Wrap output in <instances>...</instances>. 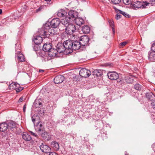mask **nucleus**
<instances>
[{
  "label": "nucleus",
  "instance_id": "nucleus-6",
  "mask_svg": "<svg viewBox=\"0 0 155 155\" xmlns=\"http://www.w3.org/2000/svg\"><path fill=\"white\" fill-rule=\"evenodd\" d=\"M89 38L87 35L82 36L81 37L79 42L82 47L83 48L84 46L89 45Z\"/></svg>",
  "mask_w": 155,
  "mask_h": 155
},
{
  "label": "nucleus",
  "instance_id": "nucleus-1",
  "mask_svg": "<svg viewBox=\"0 0 155 155\" xmlns=\"http://www.w3.org/2000/svg\"><path fill=\"white\" fill-rule=\"evenodd\" d=\"M17 124L14 122L10 121L8 123V131L7 134L10 137H12L15 133L17 129Z\"/></svg>",
  "mask_w": 155,
  "mask_h": 155
},
{
  "label": "nucleus",
  "instance_id": "nucleus-56",
  "mask_svg": "<svg viewBox=\"0 0 155 155\" xmlns=\"http://www.w3.org/2000/svg\"><path fill=\"white\" fill-rule=\"evenodd\" d=\"M32 135H34L36 137L37 136V135L35 134L34 133H32Z\"/></svg>",
  "mask_w": 155,
  "mask_h": 155
},
{
  "label": "nucleus",
  "instance_id": "nucleus-57",
  "mask_svg": "<svg viewBox=\"0 0 155 155\" xmlns=\"http://www.w3.org/2000/svg\"><path fill=\"white\" fill-rule=\"evenodd\" d=\"M36 45V47H35V49H37V47H40L39 46V45Z\"/></svg>",
  "mask_w": 155,
  "mask_h": 155
},
{
  "label": "nucleus",
  "instance_id": "nucleus-2",
  "mask_svg": "<svg viewBox=\"0 0 155 155\" xmlns=\"http://www.w3.org/2000/svg\"><path fill=\"white\" fill-rule=\"evenodd\" d=\"M58 34V31L57 30V29L55 28H53L50 29L47 31L43 30L41 31L40 33V35L42 36H43V38H45L48 37L49 36L54 35Z\"/></svg>",
  "mask_w": 155,
  "mask_h": 155
},
{
  "label": "nucleus",
  "instance_id": "nucleus-34",
  "mask_svg": "<svg viewBox=\"0 0 155 155\" xmlns=\"http://www.w3.org/2000/svg\"><path fill=\"white\" fill-rule=\"evenodd\" d=\"M50 36V38L53 40V41H56L58 39L59 36L58 34L54 35H52L49 36Z\"/></svg>",
  "mask_w": 155,
  "mask_h": 155
},
{
  "label": "nucleus",
  "instance_id": "nucleus-61",
  "mask_svg": "<svg viewBox=\"0 0 155 155\" xmlns=\"http://www.w3.org/2000/svg\"><path fill=\"white\" fill-rule=\"evenodd\" d=\"M154 90L155 91V89H154Z\"/></svg>",
  "mask_w": 155,
  "mask_h": 155
},
{
  "label": "nucleus",
  "instance_id": "nucleus-12",
  "mask_svg": "<svg viewBox=\"0 0 155 155\" xmlns=\"http://www.w3.org/2000/svg\"><path fill=\"white\" fill-rule=\"evenodd\" d=\"M56 47V49L58 52L61 53L65 51L66 53V50L63 43H58Z\"/></svg>",
  "mask_w": 155,
  "mask_h": 155
},
{
  "label": "nucleus",
  "instance_id": "nucleus-4",
  "mask_svg": "<svg viewBox=\"0 0 155 155\" xmlns=\"http://www.w3.org/2000/svg\"><path fill=\"white\" fill-rule=\"evenodd\" d=\"M64 28L63 29L61 28V29L62 30H64L65 33L68 35L72 34L76 30L75 25L72 23Z\"/></svg>",
  "mask_w": 155,
  "mask_h": 155
},
{
  "label": "nucleus",
  "instance_id": "nucleus-48",
  "mask_svg": "<svg viewBox=\"0 0 155 155\" xmlns=\"http://www.w3.org/2000/svg\"><path fill=\"white\" fill-rule=\"evenodd\" d=\"M127 44V42L126 41L123 42H121L120 43V45L122 46H124L125 45H126Z\"/></svg>",
  "mask_w": 155,
  "mask_h": 155
},
{
  "label": "nucleus",
  "instance_id": "nucleus-30",
  "mask_svg": "<svg viewBox=\"0 0 155 155\" xmlns=\"http://www.w3.org/2000/svg\"><path fill=\"white\" fill-rule=\"evenodd\" d=\"M18 60L20 61H25V60L24 55L20 52H18L17 54Z\"/></svg>",
  "mask_w": 155,
  "mask_h": 155
},
{
  "label": "nucleus",
  "instance_id": "nucleus-40",
  "mask_svg": "<svg viewBox=\"0 0 155 155\" xmlns=\"http://www.w3.org/2000/svg\"><path fill=\"white\" fill-rule=\"evenodd\" d=\"M121 0H111V2L114 4H119L121 2Z\"/></svg>",
  "mask_w": 155,
  "mask_h": 155
},
{
  "label": "nucleus",
  "instance_id": "nucleus-29",
  "mask_svg": "<svg viewBox=\"0 0 155 155\" xmlns=\"http://www.w3.org/2000/svg\"><path fill=\"white\" fill-rule=\"evenodd\" d=\"M36 47V45H34L33 48L34 50L35 51L36 54H37L38 56H42V54H41V51L40 49V47H37V49H35V47Z\"/></svg>",
  "mask_w": 155,
  "mask_h": 155
},
{
  "label": "nucleus",
  "instance_id": "nucleus-13",
  "mask_svg": "<svg viewBox=\"0 0 155 155\" xmlns=\"http://www.w3.org/2000/svg\"><path fill=\"white\" fill-rule=\"evenodd\" d=\"M39 147L41 150L45 153H49L51 150L50 147L44 144L43 143H42L41 145Z\"/></svg>",
  "mask_w": 155,
  "mask_h": 155
},
{
  "label": "nucleus",
  "instance_id": "nucleus-39",
  "mask_svg": "<svg viewBox=\"0 0 155 155\" xmlns=\"http://www.w3.org/2000/svg\"><path fill=\"white\" fill-rule=\"evenodd\" d=\"M36 106L37 107H41L42 104L41 102L38 101H35Z\"/></svg>",
  "mask_w": 155,
  "mask_h": 155
},
{
  "label": "nucleus",
  "instance_id": "nucleus-41",
  "mask_svg": "<svg viewBox=\"0 0 155 155\" xmlns=\"http://www.w3.org/2000/svg\"><path fill=\"white\" fill-rule=\"evenodd\" d=\"M123 1L126 5H129L131 2L130 0H123Z\"/></svg>",
  "mask_w": 155,
  "mask_h": 155
},
{
  "label": "nucleus",
  "instance_id": "nucleus-51",
  "mask_svg": "<svg viewBox=\"0 0 155 155\" xmlns=\"http://www.w3.org/2000/svg\"><path fill=\"white\" fill-rule=\"evenodd\" d=\"M32 121L33 122V123L34 124L35 122V119L34 118V117H32Z\"/></svg>",
  "mask_w": 155,
  "mask_h": 155
},
{
  "label": "nucleus",
  "instance_id": "nucleus-59",
  "mask_svg": "<svg viewBox=\"0 0 155 155\" xmlns=\"http://www.w3.org/2000/svg\"><path fill=\"white\" fill-rule=\"evenodd\" d=\"M152 1L153 2H154V4H155V0H152Z\"/></svg>",
  "mask_w": 155,
  "mask_h": 155
},
{
  "label": "nucleus",
  "instance_id": "nucleus-35",
  "mask_svg": "<svg viewBox=\"0 0 155 155\" xmlns=\"http://www.w3.org/2000/svg\"><path fill=\"white\" fill-rule=\"evenodd\" d=\"M51 58L52 57L48 54V55L44 56L42 60L43 61H46L50 60Z\"/></svg>",
  "mask_w": 155,
  "mask_h": 155
},
{
  "label": "nucleus",
  "instance_id": "nucleus-43",
  "mask_svg": "<svg viewBox=\"0 0 155 155\" xmlns=\"http://www.w3.org/2000/svg\"><path fill=\"white\" fill-rule=\"evenodd\" d=\"M51 0H44V1L45 2H44L45 3V6H48V5H49V2L51 1Z\"/></svg>",
  "mask_w": 155,
  "mask_h": 155
},
{
  "label": "nucleus",
  "instance_id": "nucleus-32",
  "mask_svg": "<svg viewBox=\"0 0 155 155\" xmlns=\"http://www.w3.org/2000/svg\"><path fill=\"white\" fill-rule=\"evenodd\" d=\"M90 29L89 27L87 25L84 26L82 28L83 33L84 34H87L89 33Z\"/></svg>",
  "mask_w": 155,
  "mask_h": 155
},
{
  "label": "nucleus",
  "instance_id": "nucleus-3",
  "mask_svg": "<svg viewBox=\"0 0 155 155\" xmlns=\"http://www.w3.org/2000/svg\"><path fill=\"white\" fill-rule=\"evenodd\" d=\"M149 3L146 2H141L137 1L131 3V5L133 8L136 9L142 8H145L146 6H148Z\"/></svg>",
  "mask_w": 155,
  "mask_h": 155
},
{
  "label": "nucleus",
  "instance_id": "nucleus-25",
  "mask_svg": "<svg viewBox=\"0 0 155 155\" xmlns=\"http://www.w3.org/2000/svg\"><path fill=\"white\" fill-rule=\"evenodd\" d=\"M51 145L52 147L55 150H58L59 148V146L58 143L56 141H52L51 143Z\"/></svg>",
  "mask_w": 155,
  "mask_h": 155
},
{
  "label": "nucleus",
  "instance_id": "nucleus-36",
  "mask_svg": "<svg viewBox=\"0 0 155 155\" xmlns=\"http://www.w3.org/2000/svg\"><path fill=\"white\" fill-rule=\"evenodd\" d=\"M134 87L136 90L140 91L141 89L142 86L140 84H137L134 85Z\"/></svg>",
  "mask_w": 155,
  "mask_h": 155
},
{
  "label": "nucleus",
  "instance_id": "nucleus-54",
  "mask_svg": "<svg viewBox=\"0 0 155 155\" xmlns=\"http://www.w3.org/2000/svg\"><path fill=\"white\" fill-rule=\"evenodd\" d=\"M112 30H113V33H114V32H115V30H114V27H112Z\"/></svg>",
  "mask_w": 155,
  "mask_h": 155
},
{
  "label": "nucleus",
  "instance_id": "nucleus-24",
  "mask_svg": "<svg viewBox=\"0 0 155 155\" xmlns=\"http://www.w3.org/2000/svg\"><path fill=\"white\" fill-rule=\"evenodd\" d=\"M22 136V138L26 141H29L31 139L30 135L26 132L23 133Z\"/></svg>",
  "mask_w": 155,
  "mask_h": 155
},
{
  "label": "nucleus",
  "instance_id": "nucleus-18",
  "mask_svg": "<svg viewBox=\"0 0 155 155\" xmlns=\"http://www.w3.org/2000/svg\"><path fill=\"white\" fill-rule=\"evenodd\" d=\"M80 48H83L79 41H75L73 42L72 50H76L79 49Z\"/></svg>",
  "mask_w": 155,
  "mask_h": 155
},
{
  "label": "nucleus",
  "instance_id": "nucleus-10",
  "mask_svg": "<svg viewBox=\"0 0 155 155\" xmlns=\"http://www.w3.org/2000/svg\"><path fill=\"white\" fill-rule=\"evenodd\" d=\"M107 75L109 78L112 80H117L119 77L118 74L114 71L109 72Z\"/></svg>",
  "mask_w": 155,
  "mask_h": 155
},
{
  "label": "nucleus",
  "instance_id": "nucleus-37",
  "mask_svg": "<svg viewBox=\"0 0 155 155\" xmlns=\"http://www.w3.org/2000/svg\"><path fill=\"white\" fill-rule=\"evenodd\" d=\"M118 12L121 14L123 15L126 18H129L130 16L125 12H123L120 10H119Z\"/></svg>",
  "mask_w": 155,
  "mask_h": 155
},
{
  "label": "nucleus",
  "instance_id": "nucleus-9",
  "mask_svg": "<svg viewBox=\"0 0 155 155\" xmlns=\"http://www.w3.org/2000/svg\"><path fill=\"white\" fill-rule=\"evenodd\" d=\"M78 15V13L75 11H70L67 17L72 21H73Z\"/></svg>",
  "mask_w": 155,
  "mask_h": 155
},
{
  "label": "nucleus",
  "instance_id": "nucleus-44",
  "mask_svg": "<svg viewBox=\"0 0 155 155\" xmlns=\"http://www.w3.org/2000/svg\"><path fill=\"white\" fill-rule=\"evenodd\" d=\"M151 48L152 51H155V42L152 44Z\"/></svg>",
  "mask_w": 155,
  "mask_h": 155
},
{
  "label": "nucleus",
  "instance_id": "nucleus-33",
  "mask_svg": "<svg viewBox=\"0 0 155 155\" xmlns=\"http://www.w3.org/2000/svg\"><path fill=\"white\" fill-rule=\"evenodd\" d=\"M54 51L51 50L48 53V55L51 56L52 58L56 56L58 52L57 49H54Z\"/></svg>",
  "mask_w": 155,
  "mask_h": 155
},
{
  "label": "nucleus",
  "instance_id": "nucleus-21",
  "mask_svg": "<svg viewBox=\"0 0 155 155\" xmlns=\"http://www.w3.org/2000/svg\"><path fill=\"white\" fill-rule=\"evenodd\" d=\"M51 23L50 22H47L45 24L43 25V28L42 29H40L39 30V32L40 35V33H41V31H42L43 30H45L48 31V30L50 29L51 27Z\"/></svg>",
  "mask_w": 155,
  "mask_h": 155
},
{
  "label": "nucleus",
  "instance_id": "nucleus-52",
  "mask_svg": "<svg viewBox=\"0 0 155 155\" xmlns=\"http://www.w3.org/2000/svg\"><path fill=\"white\" fill-rule=\"evenodd\" d=\"M26 6H25V7H24L22 8V10L24 12H25V11L26 10Z\"/></svg>",
  "mask_w": 155,
  "mask_h": 155
},
{
  "label": "nucleus",
  "instance_id": "nucleus-46",
  "mask_svg": "<svg viewBox=\"0 0 155 155\" xmlns=\"http://www.w3.org/2000/svg\"><path fill=\"white\" fill-rule=\"evenodd\" d=\"M151 104L153 108L155 110V101H153Z\"/></svg>",
  "mask_w": 155,
  "mask_h": 155
},
{
  "label": "nucleus",
  "instance_id": "nucleus-14",
  "mask_svg": "<svg viewBox=\"0 0 155 155\" xmlns=\"http://www.w3.org/2000/svg\"><path fill=\"white\" fill-rule=\"evenodd\" d=\"M61 22L60 20L58 18L53 19L50 23L51 26L53 28H57L58 27Z\"/></svg>",
  "mask_w": 155,
  "mask_h": 155
},
{
  "label": "nucleus",
  "instance_id": "nucleus-16",
  "mask_svg": "<svg viewBox=\"0 0 155 155\" xmlns=\"http://www.w3.org/2000/svg\"><path fill=\"white\" fill-rule=\"evenodd\" d=\"M64 79V77L62 75H58L56 76L54 79L55 84H58L62 83Z\"/></svg>",
  "mask_w": 155,
  "mask_h": 155
},
{
  "label": "nucleus",
  "instance_id": "nucleus-11",
  "mask_svg": "<svg viewBox=\"0 0 155 155\" xmlns=\"http://www.w3.org/2000/svg\"><path fill=\"white\" fill-rule=\"evenodd\" d=\"M35 127L36 130L39 133L44 131V128L42 124L41 123L38 122L36 124H35Z\"/></svg>",
  "mask_w": 155,
  "mask_h": 155
},
{
  "label": "nucleus",
  "instance_id": "nucleus-7",
  "mask_svg": "<svg viewBox=\"0 0 155 155\" xmlns=\"http://www.w3.org/2000/svg\"><path fill=\"white\" fill-rule=\"evenodd\" d=\"M9 88L11 90L15 89L17 92H19L23 89V87H20L19 84L14 82H12L10 84Z\"/></svg>",
  "mask_w": 155,
  "mask_h": 155
},
{
  "label": "nucleus",
  "instance_id": "nucleus-53",
  "mask_svg": "<svg viewBox=\"0 0 155 155\" xmlns=\"http://www.w3.org/2000/svg\"><path fill=\"white\" fill-rule=\"evenodd\" d=\"M22 101H23V97H21L19 98L18 101L19 102H21Z\"/></svg>",
  "mask_w": 155,
  "mask_h": 155
},
{
  "label": "nucleus",
  "instance_id": "nucleus-17",
  "mask_svg": "<svg viewBox=\"0 0 155 155\" xmlns=\"http://www.w3.org/2000/svg\"><path fill=\"white\" fill-rule=\"evenodd\" d=\"M72 21L67 16H66L64 19H63L61 21V24L64 26L65 28L66 26L71 24V22Z\"/></svg>",
  "mask_w": 155,
  "mask_h": 155
},
{
  "label": "nucleus",
  "instance_id": "nucleus-8",
  "mask_svg": "<svg viewBox=\"0 0 155 155\" xmlns=\"http://www.w3.org/2000/svg\"><path fill=\"white\" fill-rule=\"evenodd\" d=\"M90 71L86 68H82L79 72V74L82 77L87 78L91 75Z\"/></svg>",
  "mask_w": 155,
  "mask_h": 155
},
{
  "label": "nucleus",
  "instance_id": "nucleus-15",
  "mask_svg": "<svg viewBox=\"0 0 155 155\" xmlns=\"http://www.w3.org/2000/svg\"><path fill=\"white\" fill-rule=\"evenodd\" d=\"M54 50V48H52L51 44L50 43L45 44L43 46V50L44 51L49 52L51 50Z\"/></svg>",
  "mask_w": 155,
  "mask_h": 155
},
{
  "label": "nucleus",
  "instance_id": "nucleus-58",
  "mask_svg": "<svg viewBox=\"0 0 155 155\" xmlns=\"http://www.w3.org/2000/svg\"><path fill=\"white\" fill-rule=\"evenodd\" d=\"M2 13V10L1 9H0V14H1Z\"/></svg>",
  "mask_w": 155,
  "mask_h": 155
},
{
  "label": "nucleus",
  "instance_id": "nucleus-28",
  "mask_svg": "<svg viewBox=\"0 0 155 155\" xmlns=\"http://www.w3.org/2000/svg\"><path fill=\"white\" fill-rule=\"evenodd\" d=\"M148 58L151 61L155 60V51H152L148 53Z\"/></svg>",
  "mask_w": 155,
  "mask_h": 155
},
{
  "label": "nucleus",
  "instance_id": "nucleus-26",
  "mask_svg": "<svg viewBox=\"0 0 155 155\" xmlns=\"http://www.w3.org/2000/svg\"><path fill=\"white\" fill-rule=\"evenodd\" d=\"M135 78L132 76H128L125 77V81L127 83L130 84L133 82Z\"/></svg>",
  "mask_w": 155,
  "mask_h": 155
},
{
  "label": "nucleus",
  "instance_id": "nucleus-55",
  "mask_svg": "<svg viewBox=\"0 0 155 155\" xmlns=\"http://www.w3.org/2000/svg\"><path fill=\"white\" fill-rule=\"evenodd\" d=\"M39 71L40 72H43L44 71V70H43L40 69V70H39Z\"/></svg>",
  "mask_w": 155,
  "mask_h": 155
},
{
  "label": "nucleus",
  "instance_id": "nucleus-31",
  "mask_svg": "<svg viewBox=\"0 0 155 155\" xmlns=\"http://www.w3.org/2000/svg\"><path fill=\"white\" fill-rule=\"evenodd\" d=\"M66 12L64 10L61 9L57 12V15L59 17H62L66 15Z\"/></svg>",
  "mask_w": 155,
  "mask_h": 155
},
{
  "label": "nucleus",
  "instance_id": "nucleus-19",
  "mask_svg": "<svg viewBox=\"0 0 155 155\" xmlns=\"http://www.w3.org/2000/svg\"><path fill=\"white\" fill-rule=\"evenodd\" d=\"M43 36L42 37L39 36H36L34 37V41L35 44V45H39L42 41V38Z\"/></svg>",
  "mask_w": 155,
  "mask_h": 155
},
{
  "label": "nucleus",
  "instance_id": "nucleus-60",
  "mask_svg": "<svg viewBox=\"0 0 155 155\" xmlns=\"http://www.w3.org/2000/svg\"><path fill=\"white\" fill-rule=\"evenodd\" d=\"M127 153V152H125V155H127L128 154Z\"/></svg>",
  "mask_w": 155,
  "mask_h": 155
},
{
  "label": "nucleus",
  "instance_id": "nucleus-47",
  "mask_svg": "<svg viewBox=\"0 0 155 155\" xmlns=\"http://www.w3.org/2000/svg\"><path fill=\"white\" fill-rule=\"evenodd\" d=\"M121 17V15H120L117 14L115 15V18L116 19L118 20Z\"/></svg>",
  "mask_w": 155,
  "mask_h": 155
},
{
  "label": "nucleus",
  "instance_id": "nucleus-5",
  "mask_svg": "<svg viewBox=\"0 0 155 155\" xmlns=\"http://www.w3.org/2000/svg\"><path fill=\"white\" fill-rule=\"evenodd\" d=\"M63 44L66 50V54L71 53L72 52L73 41L70 40H68L64 41Z\"/></svg>",
  "mask_w": 155,
  "mask_h": 155
},
{
  "label": "nucleus",
  "instance_id": "nucleus-27",
  "mask_svg": "<svg viewBox=\"0 0 155 155\" xmlns=\"http://www.w3.org/2000/svg\"><path fill=\"white\" fill-rule=\"evenodd\" d=\"M102 72L101 70L96 69L92 72V74L94 76H96L97 77L101 76L102 74Z\"/></svg>",
  "mask_w": 155,
  "mask_h": 155
},
{
  "label": "nucleus",
  "instance_id": "nucleus-49",
  "mask_svg": "<svg viewBox=\"0 0 155 155\" xmlns=\"http://www.w3.org/2000/svg\"><path fill=\"white\" fill-rule=\"evenodd\" d=\"M49 153V155H58V154L53 152H50Z\"/></svg>",
  "mask_w": 155,
  "mask_h": 155
},
{
  "label": "nucleus",
  "instance_id": "nucleus-45",
  "mask_svg": "<svg viewBox=\"0 0 155 155\" xmlns=\"http://www.w3.org/2000/svg\"><path fill=\"white\" fill-rule=\"evenodd\" d=\"M146 96L148 99H150L151 97V94L147 93L146 94Z\"/></svg>",
  "mask_w": 155,
  "mask_h": 155
},
{
  "label": "nucleus",
  "instance_id": "nucleus-38",
  "mask_svg": "<svg viewBox=\"0 0 155 155\" xmlns=\"http://www.w3.org/2000/svg\"><path fill=\"white\" fill-rule=\"evenodd\" d=\"M46 6H45V5H43L40 6L36 10V12H38L41 11L43 9L46 7Z\"/></svg>",
  "mask_w": 155,
  "mask_h": 155
},
{
  "label": "nucleus",
  "instance_id": "nucleus-20",
  "mask_svg": "<svg viewBox=\"0 0 155 155\" xmlns=\"http://www.w3.org/2000/svg\"><path fill=\"white\" fill-rule=\"evenodd\" d=\"M41 136L43 139L45 141L49 140L51 138V136L49 134L44 131L42 132Z\"/></svg>",
  "mask_w": 155,
  "mask_h": 155
},
{
  "label": "nucleus",
  "instance_id": "nucleus-42",
  "mask_svg": "<svg viewBox=\"0 0 155 155\" xmlns=\"http://www.w3.org/2000/svg\"><path fill=\"white\" fill-rule=\"evenodd\" d=\"M109 22L110 26L111 27H114V22L113 20H110L109 21Z\"/></svg>",
  "mask_w": 155,
  "mask_h": 155
},
{
  "label": "nucleus",
  "instance_id": "nucleus-23",
  "mask_svg": "<svg viewBox=\"0 0 155 155\" xmlns=\"http://www.w3.org/2000/svg\"><path fill=\"white\" fill-rule=\"evenodd\" d=\"M74 20L76 24L79 26L81 25L84 23V21L82 18H78V17L75 18Z\"/></svg>",
  "mask_w": 155,
  "mask_h": 155
},
{
  "label": "nucleus",
  "instance_id": "nucleus-50",
  "mask_svg": "<svg viewBox=\"0 0 155 155\" xmlns=\"http://www.w3.org/2000/svg\"><path fill=\"white\" fill-rule=\"evenodd\" d=\"M26 105H25L23 107V112H25L26 110Z\"/></svg>",
  "mask_w": 155,
  "mask_h": 155
},
{
  "label": "nucleus",
  "instance_id": "nucleus-22",
  "mask_svg": "<svg viewBox=\"0 0 155 155\" xmlns=\"http://www.w3.org/2000/svg\"><path fill=\"white\" fill-rule=\"evenodd\" d=\"M8 124L4 122L0 124V131L4 132L8 130Z\"/></svg>",
  "mask_w": 155,
  "mask_h": 155
}]
</instances>
